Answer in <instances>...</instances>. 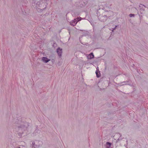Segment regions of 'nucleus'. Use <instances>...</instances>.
Here are the masks:
<instances>
[{
	"label": "nucleus",
	"mask_w": 148,
	"mask_h": 148,
	"mask_svg": "<svg viewBox=\"0 0 148 148\" xmlns=\"http://www.w3.org/2000/svg\"><path fill=\"white\" fill-rule=\"evenodd\" d=\"M42 144V142L38 140H35L32 142L31 145L33 148H38L40 147Z\"/></svg>",
	"instance_id": "2"
},
{
	"label": "nucleus",
	"mask_w": 148,
	"mask_h": 148,
	"mask_svg": "<svg viewBox=\"0 0 148 148\" xmlns=\"http://www.w3.org/2000/svg\"><path fill=\"white\" fill-rule=\"evenodd\" d=\"M16 130L17 134L20 137L25 136L28 134L27 127L25 126L23 123H21L20 126H18Z\"/></svg>",
	"instance_id": "1"
},
{
	"label": "nucleus",
	"mask_w": 148,
	"mask_h": 148,
	"mask_svg": "<svg viewBox=\"0 0 148 148\" xmlns=\"http://www.w3.org/2000/svg\"><path fill=\"white\" fill-rule=\"evenodd\" d=\"M20 148V147H17V148Z\"/></svg>",
	"instance_id": "13"
},
{
	"label": "nucleus",
	"mask_w": 148,
	"mask_h": 148,
	"mask_svg": "<svg viewBox=\"0 0 148 148\" xmlns=\"http://www.w3.org/2000/svg\"><path fill=\"white\" fill-rule=\"evenodd\" d=\"M42 60L43 62L46 63L50 61V60L46 57H43L42 58Z\"/></svg>",
	"instance_id": "5"
},
{
	"label": "nucleus",
	"mask_w": 148,
	"mask_h": 148,
	"mask_svg": "<svg viewBox=\"0 0 148 148\" xmlns=\"http://www.w3.org/2000/svg\"><path fill=\"white\" fill-rule=\"evenodd\" d=\"M95 73H96V76H97V77H99L100 76V73L99 72L97 71V70L96 71Z\"/></svg>",
	"instance_id": "8"
},
{
	"label": "nucleus",
	"mask_w": 148,
	"mask_h": 148,
	"mask_svg": "<svg viewBox=\"0 0 148 148\" xmlns=\"http://www.w3.org/2000/svg\"><path fill=\"white\" fill-rule=\"evenodd\" d=\"M57 52L58 56L59 57H61L62 55V49L60 48H58L57 50Z\"/></svg>",
	"instance_id": "4"
},
{
	"label": "nucleus",
	"mask_w": 148,
	"mask_h": 148,
	"mask_svg": "<svg viewBox=\"0 0 148 148\" xmlns=\"http://www.w3.org/2000/svg\"><path fill=\"white\" fill-rule=\"evenodd\" d=\"M75 19H76L77 21V22L80 21H81L82 19V18L80 17H79L78 18H77Z\"/></svg>",
	"instance_id": "9"
},
{
	"label": "nucleus",
	"mask_w": 148,
	"mask_h": 148,
	"mask_svg": "<svg viewBox=\"0 0 148 148\" xmlns=\"http://www.w3.org/2000/svg\"><path fill=\"white\" fill-rule=\"evenodd\" d=\"M108 16L104 14L99 16V20L101 21H106L107 19Z\"/></svg>",
	"instance_id": "3"
},
{
	"label": "nucleus",
	"mask_w": 148,
	"mask_h": 148,
	"mask_svg": "<svg viewBox=\"0 0 148 148\" xmlns=\"http://www.w3.org/2000/svg\"><path fill=\"white\" fill-rule=\"evenodd\" d=\"M129 16L130 17H133L134 16V14H131L129 15Z\"/></svg>",
	"instance_id": "11"
},
{
	"label": "nucleus",
	"mask_w": 148,
	"mask_h": 148,
	"mask_svg": "<svg viewBox=\"0 0 148 148\" xmlns=\"http://www.w3.org/2000/svg\"><path fill=\"white\" fill-rule=\"evenodd\" d=\"M106 144L107 145H109V147H108L107 148H110V146L111 145V144L110 143H109L108 142H107L106 143Z\"/></svg>",
	"instance_id": "10"
},
{
	"label": "nucleus",
	"mask_w": 148,
	"mask_h": 148,
	"mask_svg": "<svg viewBox=\"0 0 148 148\" xmlns=\"http://www.w3.org/2000/svg\"><path fill=\"white\" fill-rule=\"evenodd\" d=\"M77 21L76 19H74L73 21L70 22L71 25L74 26L76 25Z\"/></svg>",
	"instance_id": "6"
},
{
	"label": "nucleus",
	"mask_w": 148,
	"mask_h": 148,
	"mask_svg": "<svg viewBox=\"0 0 148 148\" xmlns=\"http://www.w3.org/2000/svg\"><path fill=\"white\" fill-rule=\"evenodd\" d=\"M87 58L88 59H91L94 57V55L92 53H91L88 55L87 56Z\"/></svg>",
	"instance_id": "7"
},
{
	"label": "nucleus",
	"mask_w": 148,
	"mask_h": 148,
	"mask_svg": "<svg viewBox=\"0 0 148 148\" xmlns=\"http://www.w3.org/2000/svg\"><path fill=\"white\" fill-rule=\"evenodd\" d=\"M116 27H117V26H116V25L115 26V27H114V28H112V29H111V30H112V31H113V30H114V29H116Z\"/></svg>",
	"instance_id": "12"
}]
</instances>
